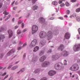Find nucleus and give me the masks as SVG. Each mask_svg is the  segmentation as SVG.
Listing matches in <instances>:
<instances>
[{
	"instance_id": "nucleus-1",
	"label": "nucleus",
	"mask_w": 80,
	"mask_h": 80,
	"mask_svg": "<svg viewBox=\"0 0 80 80\" xmlns=\"http://www.w3.org/2000/svg\"><path fill=\"white\" fill-rule=\"evenodd\" d=\"M67 57L68 56V52L67 51H63L60 54L57 53L55 55H53L52 57V61H55L58 60L60 57Z\"/></svg>"
},
{
	"instance_id": "nucleus-2",
	"label": "nucleus",
	"mask_w": 80,
	"mask_h": 80,
	"mask_svg": "<svg viewBox=\"0 0 80 80\" xmlns=\"http://www.w3.org/2000/svg\"><path fill=\"white\" fill-rule=\"evenodd\" d=\"M78 68H79L78 65L77 64H76L71 67L70 70L72 71H76V70H78Z\"/></svg>"
},
{
	"instance_id": "nucleus-3",
	"label": "nucleus",
	"mask_w": 80,
	"mask_h": 80,
	"mask_svg": "<svg viewBox=\"0 0 80 80\" xmlns=\"http://www.w3.org/2000/svg\"><path fill=\"white\" fill-rule=\"evenodd\" d=\"M73 49L75 52H78L80 50V44H75L74 47L73 48Z\"/></svg>"
},
{
	"instance_id": "nucleus-4",
	"label": "nucleus",
	"mask_w": 80,
	"mask_h": 80,
	"mask_svg": "<svg viewBox=\"0 0 80 80\" xmlns=\"http://www.w3.org/2000/svg\"><path fill=\"white\" fill-rule=\"evenodd\" d=\"M39 37L41 38H44L47 37V33L46 32H40Z\"/></svg>"
},
{
	"instance_id": "nucleus-5",
	"label": "nucleus",
	"mask_w": 80,
	"mask_h": 80,
	"mask_svg": "<svg viewBox=\"0 0 80 80\" xmlns=\"http://www.w3.org/2000/svg\"><path fill=\"white\" fill-rule=\"evenodd\" d=\"M37 40L36 39H34L32 42L30 44V47L31 48H32V47H35V45L37 44Z\"/></svg>"
},
{
	"instance_id": "nucleus-6",
	"label": "nucleus",
	"mask_w": 80,
	"mask_h": 80,
	"mask_svg": "<svg viewBox=\"0 0 80 80\" xmlns=\"http://www.w3.org/2000/svg\"><path fill=\"white\" fill-rule=\"evenodd\" d=\"M47 36L48 37V40H50V39L53 38V35L52 32L50 31L48 32L47 33Z\"/></svg>"
},
{
	"instance_id": "nucleus-7",
	"label": "nucleus",
	"mask_w": 80,
	"mask_h": 80,
	"mask_svg": "<svg viewBox=\"0 0 80 80\" xmlns=\"http://www.w3.org/2000/svg\"><path fill=\"white\" fill-rule=\"evenodd\" d=\"M50 64V63L49 62L47 61H45L42 64V67H48Z\"/></svg>"
},
{
	"instance_id": "nucleus-8",
	"label": "nucleus",
	"mask_w": 80,
	"mask_h": 80,
	"mask_svg": "<svg viewBox=\"0 0 80 80\" xmlns=\"http://www.w3.org/2000/svg\"><path fill=\"white\" fill-rule=\"evenodd\" d=\"M38 26L36 25H33L32 26V32L33 33H35L36 32H37L38 30Z\"/></svg>"
},
{
	"instance_id": "nucleus-9",
	"label": "nucleus",
	"mask_w": 80,
	"mask_h": 80,
	"mask_svg": "<svg viewBox=\"0 0 80 80\" xmlns=\"http://www.w3.org/2000/svg\"><path fill=\"white\" fill-rule=\"evenodd\" d=\"M70 37V34L68 32H66L64 35V38L66 39H69Z\"/></svg>"
},
{
	"instance_id": "nucleus-10",
	"label": "nucleus",
	"mask_w": 80,
	"mask_h": 80,
	"mask_svg": "<svg viewBox=\"0 0 80 80\" xmlns=\"http://www.w3.org/2000/svg\"><path fill=\"white\" fill-rule=\"evenodd\" d=\"M65 48L64 45L63 44H61L58 49V50L59 51H63V50Z\"/></svg>"
},
{
	"instance_id": "nucleus-11",
	"label": "nucleus",
	"mask_w": 80,
	"mask_h": 80,
	"mask_svg": "<svg viewBox=\"0 0 80 80\" xmlns=\"http://www.w3.org/2000/svg\"><path fill=\"white\" fill-rule=\"evenodd\" d=\"M55 73H56V72L52 70L48 72L49 75H50V76H53V75H55Z\"/></svg>"
},
{
	"instance_id": "nucleus-12",
	"label": "nucleus",
	"mask_w": 80,
	"mask_h": 80,
	"mask_svg": "<svg viewBox=\"0 0 80 80\" xmlns=\"http://www.w3.org/2000/svg\"><path fill=\"white\" fill-rule=\"evenodd\" d=\"M15 49H12L7 54V55L8 56H10V55H11V54L12 53H13L14 52H15Z\"/></svg>"
},
{
	"instance_id": "nucleus-13",
	"label": "nucleus",
	"mask_w": 80,
	"mask_h": 80,
	"mask_svg": "<svg viewBox=\"0 0 80 80\" xmlns=\"http://www.w3.org/2000/svg\"><path fill=\"white\" fill-rule=\"evenodd\" d=\"M54 68L56 70H59L61 69V68L58 64H56L54 66Z\"/></svg>"
},
{
	"instance_id": "nucleus-14",
	"label": "nucleus",
	"mask_w": 80,
	"mask_h": 80,
	"mask_svg": "<svg viewBox=\"0 0 80 80\" xmlns=\"http://www.w3.org/2000/svg\"><path fill=\"white\" fill-rule=\"evenodd\" d=\"M46 58H47L45 56H43L40 58L39 62H43Z\"/></svg>"
},
{
	"instance_id": "nucleus-15",
	"label": "nucleus",
	"mask_w": 80,
	"mask_h": 80,
	"mask_svg": "<svg viewBox=\"0 0 80 80\" xmlns=\"http://www.w3.org/2000/svg\"><path fill=\"white\" fill-rule=\"evenodd\" d=\"M8 33L9 34V38H10V37H12L13 36V32L11 30H9L8 31Z\"/></svg>"
},
{
	"instance_id": "nucleus-16",
	"label": "nucleus",
	"mask_w": 80,
	"mask_h": 80,
	"mask_svg": "<svg viewBox=\"0 0 80 80\" xmlns=\"http://www.w3.org/2000/svg\"><path fill=\"white\" fill-rule=\"evenodd\" d=\"M39 20L40 22H45V18L41 17L40 18H39Z\"/></svg>"
},
{
	"instance_id": "nucleus-17",
	"label": "nucleus",
	"mask_w": 80,
	"mask_h": 80,
	"mask_svg": "<svg viewBox=\"0 0 80 80\" xmlns=\"http://www.w3.org/2000/svg\"><path fill=\"white\" fill-rule=\"evenodd\" d=\"M39 50V47L38 46H36L34 48L33 52H37V51H38V50Z\"/></svg>"
},
{
	"instance_id": "nucleus-18",
	"label": "nucleus",
	"mask_w": 80,
	"mask_h": 80,
	"mask_svg": "<svg viewBox=\"0 0 80 80\" xmlns=\"http://www.w3.org/2000/svg\"><path fill=\"white\" fill-rule=\"evenodd\" d=\"M45 43V41L43 40L41 41L40 42V45H41L42 46H43Z\"/></svg>"
},
{
	"instance_id": "nucleus-19",
	"label": "nucleus",
	"mask_w": 80,
	"mask_h": 80,
	"mask_svg": "<svg viewBox=\"0 0 80 80\" xmlns=\"http://www.w3.org/2000/svg\"><path fill=\"white\" fill-rule=\"evenodd\" d=\"M37 60H38V58L37 57H35L32 58V61L33 62H36Z\"/></svg>"
},
{
	"instance_id": "nucleus-20",
	"label": "nucleus",
	"mask_w": 80,
	"mask_h": 80,
	"mask_svg": "<svg viewBox=\"0 0 80 80\" xmlns=\"http://www.w3.org/2000/svg\"><path fill=\"white\" fill-rule=\"evenodd\" d=\"M38 7L37 5H35L34 6L32 7V9L33 10H37V9L38 8Z\"/></svg>"
},
{
	"instance_id": "nucleus-21",
	"label": "nucleus",
	"mask_w": 80,
	"mask_h": 80,
	"mask_svg": "<svg viewBox=\"0 0 80 80\" xmlns=\"http://www.w3.org/2000/svg\"><path fill=\"white\" fill-rule=\"evenodd\" d=\"M17 68H18V66H15L12 67L11 68V70H15V69H17Z\"/></svg>"
},
{
	"instance_id": "nucleus-22",
	"label": "nucleus",
	"mask_w": 80,
	"mask_h": 80,
	"mask_svg": "<svg viewBox=\"0 0 80 80\" xmlns=\"http://www.w3.org/2000/svg\"><path fill=\"white\" fill-rule=\"evenodd\" d=\"M44 53V51H41L39 52V56H42V55H43Z\"/></svg>"
},
{
	"instance_id": "nucleus-23",
	"label": "nucleus",
	"mask_w": 80,
	"mask_h": 80,
	"mask_svg": "<svg viewBox=\"0 0 80 80\" xmlns=\"http://www.w3.org/2000/svg\"><path fill=\"white\" fill-rule=\"evenodd\" d=\"M3 38H5V36L3 35H0V40L3 39Z\"/></svg>"
},
{
	"instance_id": "nucleus-24",
	"label": "nucleus",
	"mask_w": 80,
	"mask_h": 80,
	"mask_svg": "<svg viewBox=\"0 0 80 80\" xmlns=\"http://www.w3.org/2000/svg\"><path fill=\"white\" fill-rule=\"evenodd\" d=\"M52 5H57V4H58V3L56 1L52 2Z\"/></svg>"
},
{
	"instance_id": "nucleus-25",
	"label": "nucleus",
	"mask_w": 80,
	"mask_h": 80,
	"mask_svg": "<svg viewBox=\"0 0 80 80\" xmlns=\"http://www.w3.org/2000/svg\"><path fill=\"white\" fill-rule=\"evenodd\" d=\"M53 34H54V35H58V31H54Z\"/></svg>"
},
{
	"instance_id": "nucleus-26",
	"label": "nucleus",
	"mask_w": 80,
	"mask_h": 80,
	"mask_svg": "<svg viewBox=\"0 0 80 80\" xmlns=\"http://www.w3.org/2000/svg\"><path fill=\"white\" fill-rule=\"evenodd\" d=\"M7 11H4L3 12V14L5 15H8L9 14V13L7 12Z\"/></svg>"
},
{
	"instance_id": "nucleus-27",
	"label": "nucleus",
	"mask_w": 80,
	"mask_h": 80,
	"mask_svg": "<svg viewBox=\"0 0 80 80\" xmlns=\"http://www.w3.org/2000/svg\"><path fill=\"white\" fill-rule=\"evenodd\" d=\"M28 1H31V0H28ZM37 1V0H32V3L34 4Z\"/></svg>"
},
{
	"instance_id": "nucleus-28",
	"label": "nucleus",
	"mask_w": 80,
	"mask_h": 80,
	"mask_svg": "<svg viewBox=\"0 0 80 80\" xmlns=\"http://www.w3.org/2000/svg\"><path fill=\"white\" fill-rule=\"evenodd\" d=\"M40 72L39 69H36L34 71V73H38V72Z\"/></svg>"
},
{
	"instance_id": "nucleus-29",
	"label": "nucleus",
	"mask_w": 80,
	"mask_h": 80,
	"mask_svg": "<svg viewBox=\"0 0 80 80\" xmlns=\"http://www.w3.org/2000/svg\"><path fill=\"white\" fill-rule=\"evenodd\" d=\"M65 5H66V6H67V7H68L69 5H70V4L68 2H66Z\"/></svg>"
},
{
	"instance_id": "nucleus-30",
	"label": "nucleus",
	"mask_w": 80,
	"mask_h": 80,
	"mask_svg": "<svg viewBox=\"0 0 80 80\" xmlns=\"http://www.w3.org/2000/svg\"><path fill=\"white\" fill-rule=\"evenodd\" d=\"M22 32L20 30H18L17 31V34L18 35H19V34H20Z\"/></svg>"
},
{
	"instance_id": "nucleus-31",
	"label": "nucleus",
	"mask_w": 80,
	"mask_h": 80,
	"mask_svg": "<svg viewBox=\"0 0 80 80\" xmlns=\"http://www.w3.org/2000/svg\"><path fill=\"white\" fill-rule=\"evenodd\" d=\"M64 64L65 65H67V61L66 60H65L64 61Z\"/></svg>"
},
{
	"instance_id": "nucleus-32",
	"label": "nucleus",
	"mask_w": 80,
	"mask_h": 80,
	"mask_svg": "<svg viewBox=\"0 0 80 80\" xmlns=\"http://www.w3.org/2000/svg\"><path fill=\"white\" fill-rule=\"evenodd\" d=\"M76 12L77 13H78L79 12H80V8H78L76 10Z\"/></svg>"
},
{
	"instance_id": "nucleus-33",
	"label": "nucleus",
	"mask_w": 80,
	"mask_h": 80,
	"mask_svg": "<svg viewBox=\"0 0 80 80\" xmlns=\"http://www.w3.org/2000/svg\"><path fill=\"white\" fill-rule=\"evenodd\" d=\"M70 11L69 10H67L66 11V13L67 14V15H68L69 14H70Z\"/></svg>"
},
{
	"instance_id": "nucleus-34",
	"label": "nucleus",
	"mask_w": 80,
	"mask_h": 80,
	"mask_svg": "<svg viewBox=\"0 0 80 80\" xmlns=\"http://www.w3.org/2000/svg\"><path fill=\"white\" fill-rule=\"evenodd\" d=\"M77 20L78 22H80V17H78L77 18Z\"/></svg>"
},
{
	"instance_id": "nucleus-35",
	"label": "nucleus",
	"mask_w": 80,
	"mask_h": 80,
	"mask_svg": "<svg viewBox=\"0 0 80 80\" xmlns=\"http://www.w3.org/2000/svg\"><path fill=\"white\" fill-rule=\"evenodd\" d=\"M7 74V72H5L4 73L2 74V77H3V76H5V75H6Z\"/></svg>"
},
{
	"instance_id": "nucleus-36",
	"label": "nucleus",
	"mask_w": 80,
	"mask_h": 80,
	"mask_svg": "<svg viewBox=\"0 0 80 80\" xmlns=\"http://www.w3.org/2000/svg\"><path fill=\"white\" fill-rule=\"evenodd\" d=\"M76 14H75V13H73L72 14V16L74 18L76 17Z\"/></svg>"
},
{
	"instance_id": "nucleus-37",
	"label": "nucleus",
	"mask_w": 80,
	"mask_h": 80,
	"mask_svg": "<svg viewBox=\"0 0 80 80\" xmlns=\"http://www.w3.org/2000/svg\"><path fill=\"white\" fill-rule=\"evenodd\" d=\"M63 0H61L60 1H59L58 2V3H59V4H60L61 3H62L63 2Z\"/></svg>"
},
{
	"instance_id": "nucleus-38",
	"label": "nucleus",
	"mask_w": 80,
	"mask_h": 80,
	"mask_svg": "<svg viewBox=\"0 0 80 80\" xmlns=\"http://www.w3.org/2000/svg\"><path fill=\"white\" fill-rule=\"evenodd\" d=\"M11 16L10 15H9L8 16V18H7V19H6L5 20V21H6V20H8V18H10Z\"/></svg>"
},
{
	"instance_id": "nucleus-39",
	"label": "nucleus",
	"mask_w": 80,
	"mask_h": 80,
	"mask_svg": "<svg viewBox=\"0 0 80 80\" xmlns=\"http://www.w3.org/2000/svg\"><path fill=\"white\" fill-rule=\"evenodd\" d=\"M22 20H20L18 21V24H21L22 22Z\"/></svg>"
},
{
	"instance_id": "nucleus-40",
	"label": "nucleus",
	"mask_w": 80,
	"mask_h": 80,
	"mask_svg": "<svg viewBox=\"0 0 80 80\" xmlns=\"http://www.w3.org/2000/svg\"><path fill=\"white\" fill-rule=\"evenodd\" d=\"M25 70V68H22V69L21 70V72H24Z\"/></svg>"
},
{
	"instance_id": "nucleus-41",
	"label": "nucleus",
	"mask_w": 80,
	"mask_h": 80,
	"mask_svg": "<svg viewBox=\"0 0 80 80\" xmlns=\"http://www.w3.org/2000/svg\"><path fill=\"white\" fill-rule=\"evenodd\" d=\"M27 44L26 43H25L23 45L22 47H25V46H27Z\"/></svg>"
},
{
	"instance_id": "nucleus-42",
	"label": "nucleus",
	"mask_w": 80,
	"mask_h": 80,
	"mask_svg": "<svg viewBox=\"0 0 80 80\" xmlns=\"http://www.w3.org/2000/svg\"><path fill=\"white\" fill-rule=\"evenodd\" d=\"M22 48V47H19L18 48V50H21V49Z\"/></svg>"
},
{
	"instance_id": "nucleus-43",
	"label": "nucleus",
	"mask_w": 80,
	"mask_h": 80,
	"mask_svg": "<svg viewBox=\"0 0 80 80\" xmlns=\"http://www.w3.org/2000/svg\"><path fill=\"white\" fill-rule=\"evenodd\" d=\"M52 52V49H49L47 52V53H51Z\"/></svg>"
},
{
	"instance_id": "nucleus-44",
	"label": "nucleus",
	"mask_w": 80,
	"mask_h": 80,
	"mask_svg": "<svg viewBox=\"0 0 80 80\" xmlns=\"http://www.w3.org/2000/svg\"><path fill=\"white\" fill-rule=\"evenodd\" d=\"M12 65H11L8 67V69H10V68H12Z\"/></svg>"
},
{
	"instance_id": "nucleus-45",
	"label": "nucleus",
	"mask_w": 80,
	"mask_h": 80,
	"mask_svg": "<svg viewBox=\"0 0 80 80\" xmlns=\"http://www.w3.org/2000/svg\"><path fill=\"white\" fill-rule=\"evenodd\" d=\"M8 75H7L5 77H4V79H6V78H8Z\"/></svg>"
},
{
	"instance_id": "nucleus-46",
	"label": "nucleus",
	"mask_w": 80,
	"mask_h": 80,
	"mask_svg": "<svg viewBox=\"0 0 80 80\" xmlns=\"http://www.w3.org/2000/svg\"><path fill=\"white\" fill-rule=\"evenodd\" d=\"M64 6H65V4L64 3H62L60 5L61 7H64Z\"/></svg>"
},
{
	"instance_id": "nucleus-47",
	"label": "nucleus",
	"mask_w": 80,
	"mask_h": 80,
	"mask_svg": "<svg viewBox=\"0 0 80 80\" xmlns=\"http://www.w3.org/2000/svg\"><path fill=\"white\" fill-rule=\"evenodd\" d=\"M26 57V54L24 53L23 56V59H25V58Z\"/></svg>"
},
{
	"instance_id": "nucleus-48",
	"label": "nucleus",
	"mask_w": 80,
	"mask_h": 80,
	"mask_svg": "<svg viewBox=\"0 0 80 80\" xmlns=\"http://www.w3.org/2000/svg\"><path fill=\"white\" fill-rule=\"evenodd\" d=\"M22 28H23V27H24V23H22Z\"/></svg>"
},
{
	"instance_id": "nucleus-49",
	"label": "nucleus",
	"mask_w": 80,
	"mask_h": 80,
	"mask_svg": "<svg viewBox=\"0 0 80 80\" xmlns=\"http://www.w3.org/2000/svg\"><path fill=\"white\" fill-rule=\"evenodd\" d=\"M77 1V0H71V2H75Z\"/></svg>"
},
{
	"instance_id": "nucleus-50",
	"label": "nucleus",
	"mask_w": 80,
	"mask_h": 80,
	"mask_svg": "<svg viewBox=\"0 0 80 80\" xmlns=\"http://www.w3.org/2000/svg\"><path fill=\"white\" fill-rule=\"evenodd\" d=\"M59 19H60V20H63V18L62 17H59L58 18Z\"/></svg>"
},
{
	"instance_id": "nucleus-51",
	"label": "nucleus",
	"mask_w": 80,
	"mask_h": 80,
	"mask_svg": "<svg viewBox=\"0 0 80 80\" xmlns=\"http://www.w3.org/2000/svg\"><path fill=\"white\" fill-rule=\"evenodd\" d=\"M2 73L3 72H0V77H1V76L2 77Z\"/></svg>"
},
{
	"instance_id": "nucleus-52",
	"label": "nucleus",
	"mask_w": 80,
	"mask_h": 80,
	"mask_svg": "<svg viewBox=\"0 0 80 80\" xmlns=\"http://www.w3.org/2000/svg\"><path fill=\"white\" fill-rule=\"evenodd\" d=\"M17 7H14L13 8V10H15V9H17Z\"/></svg>"
},
{
	"instance_id": "nucleus-53",
	"label": "nucleus",
	"mask_w": 80,
	"mask_h": 80,
	"mask_svg": "<svg viewBox=\"0 0 80 80\" xmlns=\"http://www.w3.org/2000/svg\"><path fill=\"white\" fill-rule=\"evenodd\" d=\"M27 30V29H24L23 31L22 32H26Z\"/></svg>"
},
{
	"instance_id": "nucleus-54",
	"label": "nucleus",
	"mask_w": 80,
	"mask_h": 80,
	"mask_svg": "<svg viewBox=\"0 0 80 80\" xmlns=\"http://www.w3.org/2000/svg\"><path fill=\"white\" fill-rule=\"evenodd\" d=\"M12 43H13V44H16L17 43L15 41H12Z\"/></svg>"
},
{
	"instance_id": "nucleus-55",
	"label": "nucleus",
	"mask_w": 80,
	"mask_h": 80,
	"mask_svg": "<svg viewBox=\"0 0 80 80\" xmlns=\"http://www.w3.org/2000/svg\"><path fill=\"white\" fill-rule=\"evenodd\" d=\"M13 80L12 77H11L9 79V80Z\"/></svg>"
},
{
	"instance_id": "nucleus-56",
	"label": "nucleus",
	"mask_w": 80,
	"mask_h": 80,
	"mask_svg": "<svg viewBox=\"0 0 80 80\" xmlns=\"http://www.w3.org/2000/svg\"><path fill=\"white\" fill-rule=\"evenodd\" d=\"M3 5V4L2 3H0V8H1L2 7V5Z\"/></svg>"
},
{
	"instance_id": "nucleus-57",
	"label": "nucleus",
	"mask_w": 80,
	"mask_h": 80,
	"mask_svg": "<svg viewBox=\"0 0 80 80\" xmlns=\"http://www.w3.org/2000/svg\"><path fill=\"white\" fill-rule=\"evenodd\" d=\"M15 20V18H13L12 19V21L13 22H14V21Z\"/></svg>"
},
{
	"instance_id": "nucleus-58",
	"label": "nucleus",
	"mask_w": 80,
	"mask_h": 80,
	"mask_svg": "<svg viewBox=\"0 0 80 80\" xmlns=\"http://www.w3.org/2000/svg\"><path fill=\"white\" fill-rule=\"evenodd\" d=\"M18 26H16L15 27V29H17V28H18Z\"/></svg>"
},
{
	"instance_id": "nucleus-59",
	"label": "nucleus",
	"mask_w": 80,
	"mask_h": 80,
	"mask_svg": "<svg viewBox=\"0 0 80 80\" xmlns=\"http://www.w3.org/2000/svg\"><path fill=\"white\" fill-rule=\"evenodd\" d=\"M64 17H65V18H68V16H67V15H65L64 16Z\"/></svg>"
},
{
	"instance_id": "nucleus-60",
	"label": "nucleus",
	"mask_w": 80,
	"mask_h": 80,
	"mask_svg": "<svg viewBox=\"0 0 80 80\" xmlns=\"http://www.w3.org/2000/svg\"><path fill=\"white\" fill-rule=\"evenodd\" d=\"M50 20H53V17H51L50 18Z\"/></svg>"
},
{
	"instance_id": "nucleus-61",
	"label": "nucleus",
	"mask_w": 80,
	"mask_h": 80,
	"mask_svg": "<svg viewBox=\"0 0 80 80\" xmlns=\"http://www.w3.org/2000/svg\"><path fill=\"white\" fill-rule=\"evenodd\" d=\"M3 55H1L0 56L1 58H2V57H3Z\"/></svg>"
},
{
	"instance_id": "nucleus-62",
	"label": "nucleus",
	"mask_w": 80,
	"mask_h": 80,
	"mask_svg": "<svg viewBox=\"0 0 80 80\" xmlns=\"http://www.w3.org/2000/svg\"><path fill=\"white\" fill-rule=\"evenodd\" d=\"M78 5H79V4L78 3H77V4H76V6L77 7H78Z\"/></svg>"
},
{
	"instance_id": "nucleus-63",
	"label": "nucleus",
	"mask_w": 80,
	"mask_h": 80,
	"mask_svg": "<svg viewBox=\"0 0 80 80\" xmlns=\"http://www.w3.org/2000/svg\"><path fill=\"white\" fill-rule=\"evenodd\" d=\"M15 1H14L13 2H12V5H13V4H14V3H15Z\"/></svg>"
},
{
	"instance_id": "nucleus-64",
	"label": "nucleus",
	"mask_w": 80,
	"mask_h": 80,
	"mask_svg": "<svg viewBox=\"0 0 80 80\" xmlns=\"http://www.w3.org/2000/svg\"><path fill=\"white\" fill-rule=\"evenodd\" d=\"M3 68V67H0V70H1V69H2Z\"/></svg>"
}]
</instances>
